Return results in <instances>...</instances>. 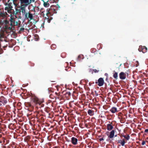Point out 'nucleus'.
<instances>
[{
  "instance_id": "nucleus-1",
  "label": "nucleus",
  "mask_w": 148,
  "mask_h": 148,
  "mask_svg": "<svg viewBox=\"0 0 148 148\" xmlns=\"http://www.w3.org/2000/svg\"><path fill=\"white\" fill-rule=\"evenodd\" d=\"M7 13L6 12L0 11V25H3L4 29L7 31L14 32L15 31V27L17 26L20 27V23H18L16 21L15 18L11 14L10 18H6L4 20L2 21L7 17Z\"/></svg>"
},
{
  "instance_id": "nucleus-2",
  "label": "nucleus",
  "mask_w": 148,
  "mask_h": 148,
  "mask_svg": "<svg viewBox=\"0 0 148 148\" xmlns=\"http://www.w3.org/2000/svg\"><path fill=\"white\" fill-rule=\"evenodd\" d=\"M33 102L36 105L37 107H39L40 108L43 107L44 105L42 103L43 102V100H40L37 98L34 97L32 99Z\"/></svg>"
},
{
  "instance_id": "nucleus-3",
  "label": "nucleus",
  "mask_w": 148,
  "mask_h": 148,
  "mask_svg": "<svg viewBox=\"0 0 148 148\" xmlns=\"http://www.w3.org/2000/svg\"><path fill=\"white\" fill-rule=\"evenodd\" d=\"M27 7L24 6H20L19 8V9H17V11L18 13L21 12L22 15L23 16L26 13V8Z\"/></svg>"
},
{
  "instance_id": "nucleus-4",
  "label": "nucleus",
  "mask_w": 148,
  "mask_h": 148,
  "mask_svg": "<svg viewBox=\"0 0 148 148\" xmlns=\"http://www.w3.org/2000/svg\"><path fill=\"white\" fill-rule=\"evenodd\" d=\"M23 17L25 19L28 20L29 21H30L33 19V14H32L31 12L29 11L28 12L27 11L26 13L25 14Z\"/></svg>"
},
{
  "instance_id": "nucleus-5",
  "label": "nucleus",
  "mask_w": 148,
  "mask_h": 148,
  "mask_svg": "<svg viewBox=\"0 0 148 148\" xmlns=\"http://www.w3.org/2000/svg\"><path fill=\"white\" fill-rule=\"evenodd\" d=\"M20 5L27 7L29 5V0H19Z\"/></svg>"
},
{
  "instance_id": "nucleus-6",
  "label": "nucleus",
  "mask_w": 148,
  "mask_h": 148,
  "mask_svg": "<svg viewBox=\"0 0 148 148\" xmlns=\"http://www.w3.org/2000/svg\"><path fill=\"white\" fill-rule=\"evenodd\" d=\"M95 84H98V85L99 86H101L103 85L104 84V81L102 78L100 77L99 78L98 81L96 80Z\"/></svg>"
},
{
  "instance_id": "nucleus-7",
  "label": "nucleus",
  "mask_w": 148,
  "mask_h": 148,
  "mask_svg": "<svg viewBox=\"0 0 148 148\" xmlns=\"http://www.w3.org/2000/svg\"><path fill=\"white\" fill-rule=\"evenodd\" d=\"M7 102L6 99L3 96H1L0 97V106H4Z\"/></svg>"
},
{
  "instance_id": "nucleus-8",
  "label": "nucleus",
  "mask_w": 148,
  "mask_h": 148,
  "mask_svg": "<svg viewBox=\"0 0 148 148\" xmlns=\"http://www.w3.org/2000/svg\"><path fill=\"white\" fill-rule=\"evenodd\" d=\"M138 50L140 52H142L143 53H144L147 52V48L145 46L140 45L139 47Z\"/></svg>"
},
{
  "instance_id": "nucleus-9",
  "label": "nucleus",
  "mask_w": 148,
  "mask_h": 148,
  "mask_svg": "<svg viewBox=\"0 0 148 148\" xmlns=\"http://www.w3.org/2000/svg\"><path fill=\"white\" fill-rule=\"evenodd\" d=\"M11 3H6L5 5L6 7L5 8V10H7L8 12H10V11L12 10V8L11 5Z\"/></svg>"
},
{
  "instance_id": "nucleus-10",
  "label": "nucleus",
  "mask_w": 148,
  "mask_h": 148,
  "mask_svg": "<svg viewBox=\"0 0 148 148\" xmlns=\"http://www.w3.org/2000/svg\"><path fill=\"white\" fill-rule=\"evenodd\" d=\"M6 41L5 40V39L4 38H0V48H1V47L3 48L6 47V46L3 45V43H6Z\"/></svg>"
},
{
  "instance_id": "nucleus-11",
  "label": "nucleus",
  "mask_w": 148,
  "mask_h": 148,
  "mask_svg": "<svg viewBox=\"0 0 148 148\" xmlns=\"http://www.w3.org/2000/svg\"><path fill=\"white\" fill-rule=\"evenodd\" d=\"M25 105L26 107H29L28 108L29 110L32 111L33 109V106L29 102H26L25 103Z\"/></svg>"
},
{
  "instance_id": "nucleus-12",
  "label": "nucleus",
  "mask_w": 148,
  "mask_h": 148,
  "mask_svg": "<svg viewBox=\"0 0 148 148\" xmlns=\"http://www.w3.org/2000/svg\"><path fill=\"white\" fill-rule=\"evenodd\" d=\"M77 139L76 138L73 137L71 138V142L73 145H76L77 144Z\"/></svg>"
},
{
  "instance_id": "nucleus-13",
  "label": "nucleus",
  "mask_w": 148,
  "mask_h": 148,
  "mask_svg": "<svg viewBox=\"0 0 148 148\" xmlns=\"http://www.w3.org/2000/svg\"><path fill=\"white\" fill-rule=\"evenodd\" d=\"M126 74L123 72H121L119 75L120 79H124L126 78Z\"/></svg>"
},
{
  "instance_id": "nucleus-14",
  "label": "nucleus",
  "mask_w": 148,
  "mask_h": 148,
  "mask_svg": "<svg viewBox=\"0 0 148 148\" xmlns=\"http://www.w3.org/2000/svg\"><path fill=\"white\" fill-rule=\"evenodd\" d=\"M125 142L124 139H123L122 140H118L117 143H120L122 146H124L125 145Z\"/></svg>"
},
{
  "instance_id": "nucleus-15",
  "label": "nucleus",
  "mask_w": 148,
  "mask_h": 148,
  "mask_svg": "<svg viewBox=\"0 0 148 148\" xmlns=\"http://www.w3.org/2000/svg\"><path fill=\"white\" fill-rule=\"evenodd\" d=\"M114 133L115 131L114 130H112L110 132V134L108 137L111 138H113L114 136Z\"/></svg>"
},
{
  "instance_id": "nucleus-16",
  "label": "nucleus",
  "mask_w": 148,
  "mask_h": 148,
  "mask_svg": "<svg viewBox=\"0 0 148 148\" xmlns=\"http://www.w3.org/2000/svg\"><path fill=\"white\" fill-rule=\"evenodd\" d=\"M110 111L113 113H114L116 112H118L117 108L114 107H113L110 110Z\"/></svg>"
},
{
  "instance_id": "nucleus-17",
  "label": "nucleus",
  "mask_w": 148,
  "mask_h": 148,
  "mask_svg": "<svg viewBox=\"0 0 148 148\" xmlns=\"http://www.w3.org/2000/svg\"><path fill=\"white\" fill-rule=\"evenodd\" d=\"M71 93L70 92H68L65 93V97L66 98V99L69 100L70 97Z\"/></svg>"
},
{
  "instance_id": "nucleus-18",
  "label": "nucleus",
  "mask_w": 148,
  "mask_h": 148,
  "mask_svg": "<svg viewBox=\"0 0 148 148\" xmlns=\"http://www.w3.org/2000/svg\"><path fill=\"white\" fill-rule=\"evenodd\" d=\"M88 113L90 116H92L94 114V111L91 110L89 109L88 111Z\"/></svg>"
},
{
  "instance_id": "nucleus-19",
  "label": "nucleus",
  "mask_w": 148,
  "mask_h": 148,
  "mask_svg": "<svg viewBox=\"0 0 148 148\" xmlns=\"http://www.w3.org/2000/svg\"><path fill=\"white\" fill-rule=\"evenodd\" d=\"M113 128L112 126L110 124H108L107 125V128L108 130H110Z\"/></svg>"
},
{
  "instance_id": "nucleus-20",
  "label": "nucleus",
  "mask_w": 148,
  "mask_h": 148,
  "mask_svg": "<svg viewBox=\"0 0 148 148\" xmlns=\"http://www.w3.org/2000/svg\"><path fill=\"white\" fill-rule=\"evenodd\" d=\"M71 137L67 135V136H65V140L68 142H70L71 140Z\"/></svg>"
},
{
  "instance_id": "nucleus-21",
  "label": "nucleus",
  "mask_w": 148,
  "mask_h": 148,
  "mask_svg": "<svg viewBox=\"0 0 148 148\" xmlns=\"http://www.w3.org/2000/svg\"><path fill=\"white\" fill-rule=\"evenodd\" d=\"M50 9L47 8L46 11V14L47 17H49L51 15V14L49 12Z\"/></svg>"
},
{
  "instance_id": "nucleus-22",
  "label": "nucleus",
  "mask_w": 148,
  "mask_h": 148,
  "mask_svg": "<svg viewBox=\"0 0 148 148\" xmlns=\"http://www.w3.org/2000/svg\"><path fill=\"white\" fill-rule=\"evenodd\" d=\"M122 136L127 140H129L130 139V136L129 134H127L126 135H123Z\"/></svg>"
},
{
  "instance_id": "nucleus-23",
  "label": "nucleus",
  "mask_w": 148,
  "mask_h": 148,
  "mask_svg": "<svg viewBox=\"0 0 148 148\" xmlns=\"http://www.w3.org/2000/svg\"><path fill=\"white\" fill-rule=\"evenodd\" d=\"M91 52L92 53H94L95 54H97V51L96 50V49L95 48H92L91 49Z\"/></svg>"
},
{
  "instance_id": "nucleus-24",
  "label": "nucleus",
  "mask_w": 148,
  "mask_h": 148,
  "mask_svg": "<svg viewBox=\"0 0 148 148\" xmlns=\"http://www.w3.org/2000/svg\"><path fill=\"white\" fill-rule=\"evenodd\" d=\"M83 58V56L82 55H80L78 56L77 60V61H80Z\"/></svg>"
},
{
  "instance_id": "nucleus-25",
  "label": "nucleus",
  "mask_w": 148,
  "mask_h": 148,
  "mask_svg": "<svg viewBox=\"0 0 148 148\" xmlns=\"http://www.w3.org/2000/svg\"><path fill=\"white\" fill-rule=\"evenodd\" d=\"M113 77L116 79H118V73L116 72H115L113 74Z\"/></svg>"
},
{
  "instance_id": "nucleus-26",
  "label": "nucleus",
  "mask_w": 148,
  "mask_h": 148,
  "mask_svg": "<svg viewBox=\"0 0 148 148\" xmlns=\"http://www.w3.org/2000/svg\"><path fill=\"white\" fill-rule=\"evenodd\" d=\"M25 28L23 27L21 28H20V30L18 31V33L19 34H21L22 33L24 32Z\"/></svg>"
},
{
  "instance_id": "nucleus-27",
  "label": "nucleus",
  "mask_w": 148,
  "mask_h": 148,
  "mask_svg": "<svg viewBox=\"0 0 148 148\" xmlns=\"http://www.w3.org/2000/svg\"><path fill=\"white\" fill-rule=\"evenodd\" d=\"M43 5L44 6L46 7H48L49 5V3H48L47 2H44Z\"/></svg>"
},
{
  "instance_id": "nucleus-28",
  "label": "nucleus",
  "mask_w": 148,
  "mask_h": 148,
  "mask_svg": "<svg viewBox=\"0 0 148 148\" xmlns=\"http://www.w3.org/2000/svg\"><path fill=\"white\" fill-rule=\"evenodd\" d=\"M56 47V45L55 44H53L51 46V48L52 49H55Z\"/></svg>"
},
{
  "instance_id": "nucleus-29",
  "label": "nucleus",
  "mask_w": 148,
  "mask_h": 148,
  "mask_svg": "<svg viewBox=\"0 0 148 148\" xmlns=\"http://www.w3.org/2000/svg\"><path fill=\"white\" fill-rule=\"evenodd\" d=\"M35 13H36V12H38L39 10V8H38V7L37 6H35Z\"/></svg>"
},
{
  "instance_id": "nucleus-30",
  "label": "nucleus",
  "mask_w": 148,
  "mask_h": 148,
  "mask_svg": "<svg viewBox=\"0 0 148 148\" xmlns=\"http://www.w3.org/2000/svg\"><path fill=\"white\" fill-rule=\"evenodd\" d=\"M47 19V22L48 23H50V22L51 21L52 19V18L51 17H50L49 18V17H48Z\"/></svg>"
},
{
  "instance_id": "nucleus-31",
  "label": "nucleus",
  "mask_w": 148,
  "mask_h": 148,
  "mask_svg": "<svg viewBox=\"0 0 148 148\" xmlns=\"http://www.w3.org/2000/svg\"><path fill=\"white\" fill-rule=\"evenodd\" d=\"M65 88H66V89H65V92H70L69 91V90H70L69 88H68V89L66 87V85H65Z\"/></svg>"
},
{
  "instance_id": "nucleus-32",
  "label": "nucleus",
  "mask_w": 148,
  "mask_h": 148,
  "mask_svg": "<svg viewBox=\"0 0 148 148\" xmlns=\"http://www.w3.org/2000/svg\"><path fill=\"white\" fill-rule=\"evenodd\" d=\"M31 10L32 11H33L34 12V15L35 14V7L33 6Z\"/></svg>"
},
{
  "instance_id": "nucleus-33",
  "label": "nucleus",
  "mask_w": 148,
  "mask_h": 148,
  "mask_svg": "<svg viewBox=\"0 0 148 148\" xmlns=\"http://www.w3.org/2000/svg\"><path fill=\"white\" fill-rule=\"evenodd\" d=\"M61 56L62 58H64L65 57V53H63L61 54Z\"/></svg>"
},
{
  "instance_id": "nucleus-34",
  "label": "nucleus",
  "mask_w": 148,
  "mask_h": 148,
  "mask_svg": "<svg viewBox=\"0 0 148 148\" xmlns=\"http://www.w3.org/2000/svg\"><path fill=\"white\" fill-rule=\"evenodd\" d=\"M93 71L95 73H98L99 71V70H97L96 69H93Z\"/></svg>"
},
{
  "instance_id": "nucleus-35",
  "label": "nucleus",
  "mask_w": 148,
  "mask_h": 148,
  "mask_svg": "<svg viewBox=\"0 0 148 148\" xmlns=\"http://www.w3.org/2000/svg\"><path fill=\"white\" fill-rule=\"evenodd\" d=\"M45 11H44L43 12H41V14L43 16H44V15H45V14L44 13V12H45Z\"/></svg>"
},
{
  "instance_id": "nucleus-36",
  "label": "nucleus",
  "mask_w": 148,
  "mask_h": 148,
  "mask_svg": "<svg viewBox=\"0 0 148 148\" xmlns=\"http://www.w3.org/2000/svg\"><path fill=\"white\" fill-rule=\"evenodd\" d=\"M35 0H29V4H30L32 2H34Z\"/></svg>"
},
{
  "instance_id": "nucleus-37",
  "label": "nucleus",
  "mask_w": 148,
  "mask_h": 148,
  "mask_svg": "<svg viewBox=\"0 0 148 148\" xmlns=\"http://www.w3.org/2000/svg\"><path fill=\"white\" fill-rule=\"evenodd\" d=\"M145 133H147L148 134V129H145L144 131Z\"/></svg>"
},
{
  "instance_id": "nucleus-38",
  "label": "nucleus",
  "mask_w": 148,
  "mask_h": 148,
  "mask_svg": "<svg viewBox=\"0 0 148 148\" xmlns=\"http://www.w3.org/2000/svg\"><path fill=\"white\" fill-rule=\"evenodd\" d=\"M145 142L144 141H143L141 143L142 145H144L145 144Z\"/></svg>"
},
{
  "instance_id": "nucleus-39",
  "label": "nucleus",
  "mask_w": 148,
  "mask_h": 148,
  "mask_svg": "<svg viewBox=\"0 0 148 148\" xmlns=\"http://www.w3.org/2000/svg\"><path fill=\"white\" fill-rule=\"evenodd\" d=\"M99 141H102V140H104V139H103V138H100V139H99Z\"/></svg>"
},
{
  "instance_id": "nucleus-40",
  "label": "nucleus",
  "mask_w": 148,
  "mask_h": 148,
  "mask_svg": "<svg viewBox=\"0 0 148 148\" xmlns=\"http://www.w3.org/2000/svg\"><path fill=\"white\" fill-rule=\"evenodd\" d=\"M54 101H53L52 100H49L48 101H49V103H50V102H54Z\"/></svg>"
},
{
  "instance_id": "nucleus-41",
  "label": "nucleus",
  "mask_w": 148,
  "mask_h": 148,
  "mask_svg": "<svg viewBox=\"0 0 148 148\" xmlns=\"http://www.w3.org/2000/svg\"><path fill=\"white\" fill-rule=\"evenodd\" d=\"M106 80L107 81V82H108V77H107L106 78Z\"/></svg>"
},
{
  "instance_id": "nucleus-42",
  "label": "nucleus",
  "mask_w": 148,
  "mask_h": 148,
  "mask_svg": "<svg viewBox=\"0 0 148 148\" xmlns=\"http://www.w3.org/2000/svg\"><path fill=\"white\" fill-rule=\"evenodd\" d=\"M52 95L51 94L50 96H49V97L50 98H52V99H54V98L53 97H52Z\"/></svg>"
},
{
  "instance_id": "nucleus-43",
  "label": "nucleus",
  "mask_w": 148,
  "mask_h": 148,
  "mask_svg": "<svg viewBox=\"0 0 148 148\" xmlns=\"http://www.w3.org/2000/svg\"><path fill=\"white\" fill-rule=\"evenodd\" d=\"M122 114V113L121 112H119L118 113V116H120Z\"/></svg>"
},
{
  "instance_id": "nucleus-44",
  "label": "nucleus",
  "mask_w": 148,
  "mask_h": 148,
  "mask_svg": "<svg viewBox=\"0 0 148 148\" xmlns=\"http://www.w3.org/2000/svg\"><path fill=\"white\" fill-rule=\"evenodd\" d=\"M105 75L107 77H108V74L107 73H105Z\"/></svg>"
},
{
  "instance_id": "nucleus-45",
  "label": "nucleus",
  "mask_w": 148,
  "mask_h": 148,
  "mask_svg": "<svg viewBox=\"0 0 148 148\" xmlns=\"http://www.w3.org/2000/svg\"><path fill=\"white\" fill-rule=\"evenodd\" d=\"M24 134H25V135L26 134H27V132H26V131H25L24 132Z\"/></svg>"
},
{
  "instance_id": "nucleus-46",
  "label": "nucleus",
  "mask_w": 148,
  "mask_h": 148,
  "mask_svg": "<svg viewBox=\"0 0 148 148\" xmlns=\"http://www.w3.org/2000/svg\"><path fill=\"white\" fill-rule=\"evenodd\" d=\"M65 122L67 121V119H66V116H65Z\"/></svg>"
},
{
  "instance_id": "nucleus-47",
  "label": "nucleus",
  "mask_w": 148,
  "mask_h": 148,
  "mask_svg": "<svg viewBox=\"0 0 148 148\" xmlns=\"http://www.w3.org/2000/svg\"><path fill=\"white\" fill-rule=\"evenodd\" d=\"M5 43H3V45H5V46H6V47H7V44H6L5 45Z\"/></svg>"
},
{
  "instance_id": "nucleus-48",
  "label": "nucleus",
  "mask_w": 148,
  "mask_h": 148,
  "mask_svg": "<svg viewBox=\"0 0 148 148\" xmlns=\"http://www.w3.org/2000/svg\"><path fill=\"white\" fill-rule=\"evenodd\" d=\"M54 12L55 13H56L57 12L56 11V10L55 9H54Z\"/></svg>"
},
{
  "instance_id": "nucleus-49",
  "label": "nucleus",
  "mask_w": 148,
  "mask_h": 148,
  "mask_svg": "<svg viewBox=\"0 0 148 148\" xmlns=\"http://www.w3.org/2000/svg\"><path fill=\"white\" fill-rule=\"evenodd\" d=\"M56 7L57 8H58L60 7V6H59V5H56Z\"/></svg>"
},
{
  "instance_id": "nucleus-50",
  "label": "nucleus",
  "mask_w": 148,
  "mask_h": 148,
  "mask_svg": "<svg viewBox=\"0 0 148 148\" xmlns=\"http://www.w3.org/2000/svg\"><path fill=\"white\" fill-rule=\"evenodd\" d=\"M68 123V122L65 123V125H66L67 126Z\"/></svg>"
},
{
  "instance_id": "nucleus-51",
  "label": "nucleus",
  "mask_w": 148,
  "mask_h": 148,
  "mask_svg": "<svg viewBox=\"0 0 148 148\" xmlns=\"http://www.w3.org/2000/svg\"><path fill=\"white\" fill-rule=\"evenodd\" d=\"M36 116H37V118H38V114H37Z\"/></svg>"
},
{
  "instance_id": "nucleus-52",
  "label": "nucleus",
  "mask_w": 148,
  "mask_h": 148,
  "mask_svg": "<svg viewBox=\"0 0 148 148\" xmlns=\"http://www.w3.org/2000/svg\"><path fill=\"white\" fill-rule=\"evenodd\" d=\"M64 145H63V146H62L63 148H64Z\"/></svg>"
},
{
  "instance_id": "nucleus-53",
  "label": "nucleus",
  "mask_w": 148,
  "mask_h": 148,
  "mask_svg": "<svg viewBox=\"0 0 148 148\" xmlns=\"http://www.w3.org/2000/svg\"><path fill=\"white\" fill-rule=\"evenodd\" d=\"M56 82L55 81H51V82Z\"/></svg>"
},
{
  "instance_id": "nucleus-54",
  "label": "nucleus",
  "mask_w": 148,
  "mask_h": 148,
  "mask_svg": "<svg viewBox=\"0 0 148 148\" xmlns=\"http://www.w3.org/2000/svg\"><path fill=\"white\" fill-rule=\"evenodd\" d=\"M65 70H66V71H67V69H65Z\"/></svg>"
},
{
  "instance_id": "nucleus-55",
  "label": "nucleus",
  "mask_w": 148,
  "mask_h": 148,
  "mask_svg": "<svg viewBox=\"0 0 148 148\" xmlns=\"http://www.w3.org/2000/svg\"><path fill=\"white\" fill-rule=\"evenodd\" d=\"M115 137H116V136H117V135H115Z\"/></svg>"
},
{
  "instance_id": "nucleus-56",
  "label": "nucleus",
  "mask_w": 148,
  "mask_h": 148,
  "mask_svg": "<svg viewBox=\"0 0 148 148\" xmlns=\"http://www.w3.org/2000/svg\"><path fill=\"white\" fill-rule=\"evenodd\" d=\"M68 118H69V117H67V119H68Z\"/></svg>"
},
{
  "instance_id": "nucleus-57",
  "label": "nucleus",
  "mask_w": 148,
  "mask_h": 148,
  "mask_svg": "<svg viewBox=\"0 0 148 148\" xmlns=\"http://www.w3.org/2000/svg\"><path fill=\"white\" fill-rule=\"evenodd\" d=\"M0 10H1V9L0 8Z\"/></svg>"
},
{
  "instance_id": "nucleus-58",
  "label": "nucleus",
  "mask_w": 148,
  "mask_h": 148,
  "mask_svg": "<svg viewBox=\"0 0 148 148\" xmlns=\"http://www.w3.org/2000/svg\"><path fill=\"white\" fill-rule=\"evenodd\" d=\"M42 118V117H41V118Z\"/></svg>"
},
{
  "instance_id": "nucleus-59",
  "label": "nucleus",
  "mask_w": 148,
  "mask_h": 148,
  "mask_svg": "<svg viewBox=\"0 0 148 148\" xmlns=\"http://www.w3.org/2000/svg\"><path fill=\"white\" fill-rule=\"evenodd\" d=\"M64 133H65V132L64 131Z\"/></svg>"
}]
</instances>
